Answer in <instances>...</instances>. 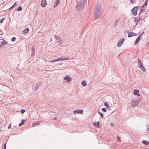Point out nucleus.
<instances>
[{
  "instance_id": "nucleus-1",
  "label": "nucleus",
  "mask_w": 149,
  "mask_h": 149,
  "mask_svg": "<svg viewBox=\"0 0 149 149\" xmlns=\"http://www.w3.org/2000/svg\"><path fill=\"white\" fill-rule=\"evenodd\" d=\"M102 5L101 3H98L96 5L94 11V17L95 19L98 18L101 14Z\"/></svg>"
},
{
  "instance_id": "nucleus-2",
  "label": "nucleus",
  "mask_w": 149,
  "mask_h": 149,
  "mask_svg": "<svg viewBox=\"0 0 149 149\" xmlns=\"http://www.w3.org/2000/svg\"><path fill=\"white\" fill-rule=\"evenodd\" d=\"M85 0H80L76 6V9L77 11L82 10L85 7Z\"/></svg>"
},
{
  "instance_id": "nucleus-3",
  "label": "nucleus",
  "mask_w": 149,
  "mask_h": 149,
  "mask_svg": "<svg viewBox=\"0 0 149 149\" xmlns=\"http://www.w3.org/2000/svg\"><path fill=\"white\" fill-rule=\"evenodd\" d=\"M139 103V101L138 99L136 98H134L132 101V107H134L138 105Z\"/></svg>"
},
{
  "instance_id": "nucleus-4",
  "label": "nucleus",
  "mask_w": 149,
  "mask_h": 149,
  "mask_svg": "<svg viewBox=\"0 0 149 149\" xmlns=\"http://www.w3.org/2000/svg\"><path fill=\"white\" fill-rule=\"evenodd\" d=\"M138 66L143 71L145 72L146 71V69L143 67V65L140 59H138Z\"/></svg>"
},
{
  "instance_id": "nucleus-5",
  "label": "nucleus",
  "mask_w": 149,
  "mask_h": 149,
  "mask_svg": "<svg viewBox=\"0 0 149 149\" xmlns=\"http://www.w3.org/2000/svg\"><path fill=\"white\" fill-rule=\"evenodd\" d=\"M68 59L67 58H61V57H59V58L56 59H54L50 61V62L51 63H53L55 62L60 61V60L62 61H64V60H68Z\"/></svg>"
},
{
  "instance_id": "nucleus-6",
  "label": "nucleus",
  "mask_w": 149,
  "mask_h": 149,
  "mask_svg": "<svg viewBox=\"0 0 149 149\" xmlns=\"http://www.w3.org/2000/svg\"><path fill=\"white\" fill-rule=\"evenodd\" d=\"M139 7L138 6H137L134 7L132 10V13L134 15H136L137 13V11Z\"/></svg>"
},
{
  "instance_id": "nucleus-7",
  "label": "nucleus",
  "mask_w": 149,
  "mask_h": 149,
  "mask_svg": "<svg viewBox=\"0 0 149 149\" xmlns=\"http://www.w3.org/2000/svg\"><path fill=\"white\" fill-rule=\"evenodd\" d=\"M125 40V39L122 38L118 42L117 46L118 47H120L123 44Z\"/></svg>"
},
{
  "instance_id": "nucleus-8",
  "label": "nucleus",
  "mask_w": 149,
  "mask_h": 149,
  "mask_svg": "<svg viewBox=\"0 0 149 149\" xmlns=\"http://www.w3.org/2000/svg\"><path fill=\"white\" fill-rule=\"evenodd\" d=\"M142 36V34H140L139 35V36H138V38H137L136 39V41L135 42V45H137L138 43L139 40L140 39Z\"/></svg>"
},
{
  "instance_id": "nucleus-9",
  "label": "nucleus",
  "mask_w": 149,
  "mask_h": 149,
  "mask_svg": "<svg viewBox=\"0 0 149 149\" xmlns=\"http://www.w3.org/2000/svg\"><path fill=\"white\" fill-rule=\"evenodd\" d=\"M47 4V2L46 0H41V5L43 7H45Z\"/></svg>"
},
{
  "instance_id": "nucleus-10",
  "label": "nucleus",
  "mask_w": 149,
  "mask_h": 149,
  "mask_svg": "<svg viewBox=\"0 0 149 149\" xmlns=\"http://www.w3.org/2000/svg\"><path fill=\"white\" fill-rule=\"evenodd\" d=\"M137 35V34H136L132 32H131L128 33V36L129 37H131L133 36H136Z\"/></svg>"
},
{
  "instance_id": "nucleus-11",
  "label": "nucleus",
  "mask_w": 149,
  "mask_h": 149,
  "mask_svg": "<svg viewBox=\"0 0 149 149\" xmlns=\"http://www.w3.org/2000/svg\"><path fill=\"white\" fill-rule=\"evenodd\" d=\"M64 79L67 80V82H69L72 79L68 75H67L64 77Z\"/></svg>"
},
{
  "instance_id": "nucleus-12",
  "label": "nucleus",
  "mask_w": 149,
  "mask_h": 149,
  "mask_svg": "<svg viewBox=\"0 0 149 149\" xmlns=\"http://www.w3.org/2000/svg\"><path fill=\"white\" fill-rule=\"evenodd\" d=\"M134 95H137L139 96H140V94L138 93L139 92V90L134 89Z\"/></svg>"
},
{
  "instance_id": "nucleus-13",
  "label": "nucleus",
  "mask_w": 149,
  "mask_h": 149,
  "mask_svg": "<svg viewBox=\"0 0 149 149\" xmlns=\"http://www.w3.org/2000/svg\"><path fill=\"white\" fill-rule=\"evenodd\" d=\"M35 54V51H34V48L33 47H32L31 49V56H33Z\"/></svg>"
},
{
  "instance_id": "nucleus-14",
  "label": "nucleus",
  "mask_w": 149,
  "mask_h": 149,
  "mask_svg": "<svg viewBox=\"0 0 149 149\" xmlns=\"http://www.w3.org/2000/svg\"><path fill=\"white\" fill-rule=\"evenodd\" d=\"M55 38L56 39V40H58V42H60L61 41V39L60 37L57 36H55Z\"/></svg>"
},
{
  "instance_id": "nucleus-15",
  "label": "nucleus",
  "mask_w": 149,
  "mask_h": 149,
  "mask_svg": "<svg viewBox=\"0 0 149 149\" xmlns=\"http://www.w3.org/2000/svg\"><path fill=\"white\" fill-rule=\"evenodd\" d=\"M29 30V29L28 28H27L26 29H25L24 30L22 31V33H27Z\"/></svg>"
},
{
  "instance_id": "nucleus-16",
  "label": "nucleus",
  "mask_w": 149,
  "mask_h": 149,
  "mask_svg": "<svg viewBox=\"0 0 149 149\" xmlns=\"http://www.w3.org/2000/svg\"><path fill=\"white\" fill-rule=\"evenodd\" d=\"M93 125L97 127H99V122H95L93 123Z\"/></svg>"
},
{
  "instance_id": "nucleus-17",
  "label": "nucleus",
  "mask_w": 149,
  "mask_h": 149,
  "mask_svg": "<svg viewBox=\"0 0 149 149\" xmlns=\"http://www.w3.org/2000/svg\"><path fill=\"white\" fill-rule=\"evenodd\" d=\"M81 84L82 85L84 86H86L87 85V84L86 82V81L84 80L83 81L81 82Z\"/></svg>"
},
{
  "instance_id": "nucleus-18",
  "label": "nucleus",
  "mask_w": 149,
  "mask_h": 149,
  "mask_svg": "<svg viewBox=\"0 0 149 149\" xmlns=\"http://www.w3.org/2000/svg\"><path fill=\"white\" fill-rule=\"evenodd\" d=\"M39 86H40V85L39 84H37L35 86L34 91H36L38 89V88L39 87Z\"/></svg>"
},
{
  "instance_id": "nucleus-19",
  "label": "nucleus",
  "mask_w": 149,
  "mask_h": 149,
  "mask_svg": "<svg viewBox=\"0 0 149 149\" xmlns=\"http://www.w3.org/2000/svg\"><path fill=\"white\" fill-rule=\"evenodd\" d=\"M104 105L107 109H109V105L108 104V103L107 102H105L104 103Z\"/></svg>"
},
{
  "instance_id": "nucleus-20",
  "label": "nucleus",
  "mask_w": 149,
  "mask_h": 149,
  "mask_svg": "<svg viewBox=\"0 0 149 149\" xmlns=\"http://www.w3.org/2000/svg\"><path fill=\"white\" fill-rule=\"evenodd\" d=\"M142 143L146 145H148L149 144V142L145 140H143L142 141Z\"/></svg>"
},
{
  "instance_id": "nucleus-21",
  "label": "nucleus",
  "mask_w": 149,
  "mask_h": 149,
  "mask_svg": "<svg viewBox=\"0 0 149 149\" xmlns=\"http://www.w3.org/2000/svg\"><path fill=\"white\" fill-rule=\"evenodd\" d=\"M59 3V2L58 1L57 2V1H56L54 3V8H55L57 6V5H58V4Z\"/></svg>"
},
{
  "instance_id": "nucleus-22",
  "label": "nucleus",
  "mask_w": 149,
  "mask_h": 149,
  "mask_svg": "<svg viewBox=\"0 0 149 149\" xmlns=\"http://www.w3.org/2000/svg\"><path fill=\"white\" fill-rule=\"evenodd\" d=\"M24 123V120H22L21 121V122L19 124V126H21Z\"/></svg>"
},
{
  "instance_id": "nucleus-23",
  "label": "nucleus",
  "mask_w": 149,
  "mask_h": 149,
  "mask_svg": "<svg viewBox=\"0 0 149 149\" xmlns=\"http://www.w3.org/2000/svg\"><path fill=\"white\" fill-rule=\"evenodd\" d=\"M1 45H4L5 44H7V43L5 42L4 40H3L1 42Z\"/></svg>"
},
{
  "instance_id": "nucleus-24",
  "label": "nucleus",
  "mask_w": 149,
  "mask_h": 149,
  "mask_svg": "<svg viewBox=\"0 0 149 149\" xmlns=\"http://www.w3.org/2000/svg\"><path fill=\"white\" fill-rule=\"evenodd\" d=\"M22 7L21 6H20L18 7V8L17 9V11H21L22 10Z\"/></svg>"
},
{
  "instance_id": "nucleus-25",
  "label": "nucleus",
  "mask_w": 149,
  "mask_h": 149,
  "mask_svg": "<svg viewBox=\"0 0 149 149\" xmlns=\"http://www.w3.org/2000/svg\"><path fill=\"white\" fill-rule=\"evenodd\" d=\"M98 113L100 115V116L102 118H103V115L102 113H100V112L99 111H98Z\"/></svg>"
},
{
  "instance_id": "nucleus-26",
  "label": "nucleus",
  "mask_w": 149,
  "mask_h": 149,
  "mask_svg": "<svg viewBox=\"0 0 149 149\" xmlns=\"http://www.w3.org/2000/svg\"><path fill=\"white\" fill-rule=\"evenodd\" d=\"M17 5V3L16 2H15L14 4H13V5L11 6L10 8L9 9H10V8H12L13 7V6H16Z\"/></svg>"
},
{
  "instance_id": "nucleus-27",
  "label": "nucleus",
  "mask_w": 149,
  "mask_h": 149,
  "mask_svg": "<svg viewBox=\"0 0 149 149\" xmlns=\"http://www.w3.org/2000/svg\"><path fill=\"white\" fill-rule=\"evenodd\" d=\"M16 40V38L15 37H13L11 39V41H14Z\"/></svg>"
},
{
  "instance_id": "nucleus-28",
  "label": "nucleus",
  "mask_w": 149,
  "mask_h": 149,
  "mask_svg": "<svg viewBox=\"0 0 149 149\" xmlns=\"http://www.w3.org/2000/svg\"><path fill=\"white\" fill-rule=\"evenodd\" d=\"M20 111L22 113H23L25 112V111L24 109H21Z\"/></svg>"
},
{
  "instance_id": "nucleus-29",
  "label": "nucleus",
  "mask_w": 149,
  "mask_h": 149,
  "mask_svg": "<svg viewBox=\"0 0 149 149\" xmlns=\"http://www.w3.org/2000/svg\"><path fill=\"white\" fill-rule=\"evenodd\" d=\"M117 139L118 140V141H121L120 138V137H118V136H117Z\"/></svg>"
},
{
  "instance_id": "nucleus-30",
  "label": "nucleus",
  "mask_w": 149,
  "mask_h": 149,
  "mask_svg": "<svg viewBox=\"0 0 149 149\" xmlns=\"http://www.w3.org/2000/svg\"><path fill=\"white\" fill-rule=\"evenodd\" d=\"M102 111L104 112H105L106 111V109L105 108H102Z\"/></svg>"
},
{
  "instance_id": "nucleus-31",
  "label": "nucleus",
  "mask_w": 149,
  "mask_h": 149,
  "mask_svg": "<svg viewBox=\"0 0 149 149\" xmlns=\"http://www.w3.org/2000/svg\"><path fill=\"white\" fill-rule=\"evenodd\" d=\"M4 19V18H2L0 20V23H3V21Z\"/></svg>"
},
{
  "instance_id": "nucleus-32",
  "label": "nucleus",
  "mask_w": 149,
  "mask_h": 149,
  "mask_svg": "<svg viewBox=\"0 0 149 149\" xmlns=\"http://www.w3.org/2000/svg\"><path fill=\"white\" fill-rule=\"evenodd\" d=\"M73 113H74V114H76V113H78V111L77 110H75V111H74L73 112Z\"/></svg>"
},
{
  "instance_id": "nucleus-33",
  "label": "nucleus",
  "mask_w": 149,
  "mask_h": 149,
  "mask_svg": "<svg viewBox=\"0 0 149 149\" xmlns=\"http://www.w3.org/2000/svg\"><path fill=\"white\" fill-rule=\"evenodd\" d=\"M83 111V110L82 109L79 110V112L80 113H82Z\"/></svg>"
},
{
  "instance_id": "nucleus-34",
  "label": "nucleus",
  "mask_w": 149,
  "mask_h": 149,
  "mask_svg": "<svg viewBox=\"0 0 149 149\" xmlns=\"http://www.w3.org/2000/svg\"><path fill=\"white\" fill-rule=\"evenodd\" d=\"M135 0H130V1L131 2V3H133L134 1Z\"/></svg>"
},
{
  "instance_id": "nucleus-35",
  "label": "nucleus",
  "mask_w": 149,
  "mask_h": 149,
  "mask_svg": "<svg viewBox=\"0 0 149 149\" xmlns=\"http://www.w3.org/2000/svg\"><path fill=\"white\" fill-rule=\"evenodd\" d=\"M11 124H10L9 125V126H8V129H10L11 128Z\"/></svg>"
},
{
  "instance_id": "nucleus-36",
  "label": "nucleus",
  "mask_w": 149,
  "mask_h": 149,
  "mask_svg": "<svg viewBox=\"0 0 149 149\" xmlns=\"http://www.w3.org/2000/svg\"><path fill=\"white\" fill-rule=\"evenodd\" d=\"M6 144H5L4 145V149H6Z\"/></svg>"
},
{
  "instance_id": "nucleus-37",
  "label": "nucleus",
  "mask_w": 149,
  "mask_h": 149,
  "mask_svg": "<svg viewBox=\"0 0 149 149\" xmlns=\"http://www.w3.org/2000/svg\"><path fill=\"white\" fill-rule=\"evenodd\" d=\"M60 0H56V1H57V2H60Z\"/></svg>"
},
{
  "instance_id": "nucleus-38",
  "label": "nucleus",
  "mask_w": 149,
  "mask_h": 149,
  "mask_svg": "<svg viewBox=\"0 0 149 149\" xmlns=\"http://www.w3.org/2000/svg\"><path fill=\"white\" fill-rule=\"evenodd\" d=\"M116 23H118V20H117V21H116Z\"/></svg>"
},
{
  "instance_id": "nucleus-39",
  "label": "nucleus",
  "mask_w": 149,
  "mask_h": 149,
  "mask_svg": "<svg viewBox=\"0 0 149 149\" xmlns=\"http://www.w3.org/2000/svg\"><path fill=\"white\" fill-rule=\"evenodd\" d=\"M144 33V32H142L141 34H143V33Z\"/></svg>"
},
{
  "instance_id": "nucleus-40",
  "label": "nucleus",
  "mask_w": 149,
  "mask_h": 149,
  "mask_svg": "<svg viewBox=\"0 0 149 149\" xmlns=\"http://www.w3.org/2000/svg\"><path fill=\"white\" fill-rule=\"evenodd\" d=\"M110 125L111 126H112V123H110Z\"/></svg>"
},
{
  "instance_id": "nucleus-41",
  "label": "nucleus",
  "mask_w": 149,
  "mask_h": 149,
  "mask_svg": "<svg viewBox=\"0 0 149 149\" xmlns=\"http://www.w3.org/2000/svg\"><path fill=\"white\" fill-rule=\"evenodd\" d=\"M54 119H56V118H54Z\"/></svg>"
},
{
  "instance_id": "nucleus-42",
  "label": "nucleus",
  "mask_w": 149,
  "mask_h": 149,
  "mask_svg": "<svg viewBox=\"0 0 149 149\" xmlns=\"http://www.w3.org/2000/svg\"><path fill=\"white\" fill-rule=\"evenodd\" d=\"M54 119H56V118H54Z\"/></svg>"
},
{
  "instance_id": "nucleus-43",
  "label": "nucleus",
  "mask_w": 149,
  "mask_h": 149,
  "mask_svg": "<svg viewBox=\"0 0 149 149\" xmlns=\"http://www.w3.org/2000/svg\"><path fill=\"white\" fill-rule=\"evenodd\" d=\"M34 126V125H33V126Z\"/></svg>"
},
{
  "instance_id": "nucleus-44",
  "label": "nucleus",
  "mask_w": 149,
  "mask_h": 149,
  "mask_svg": "<svg viewBox=\"0 0 149 149\" xmlns=\"http://www.w3.org/2000/svg\"><path fill=\"white\" fill-rule=\"evenodd\" d=\"M1 132V130H0V132Z\"/></svg>"
}]
</instances>
